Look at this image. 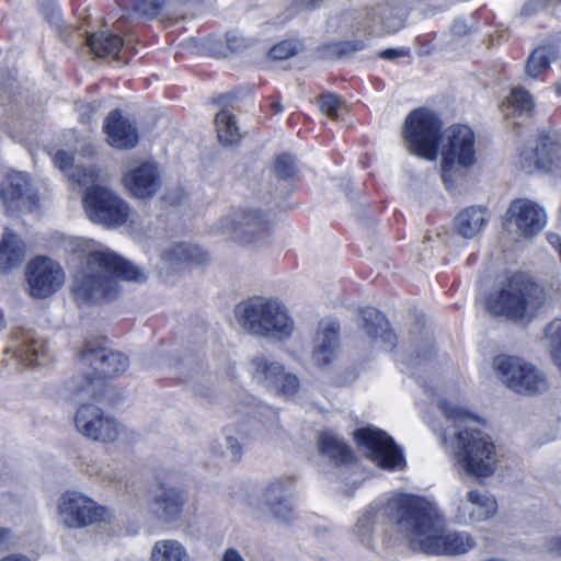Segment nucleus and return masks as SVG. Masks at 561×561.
Segmentation results:
<instances>
[{"label": "nucleus", "instance_id": "obj_1", "mask_svg": "<svg viewBox=\"0 0 561 561\" xmlns=\"http://www.w3.org/2000/svg\"><path fill=\"white\" fill-rule=\"evenodd\" d=\"M392 505L414 513L413 519L400 523L411 549L426 554H461L473 548L474 541L469 534L445 531V519L436 506L425 499H403Z\"/></svg>", "mask_w": 561, "mask_h": 561}, {"label": "nucleus", "instance_id": "obj_2", "mask_svg": "<svg viewBox=\"0 0 561 561\" xmlns=\"http://www.w3.org/2000/svg\"><path fill=\"white\" fill-rule=\"evenodd\" d=\"M440 409L453 422V425L444 431L442 439L453 451L455 463L469 476L477 478L491 476L495 470L497 458L495 445L490 436L472 427L474 420L460 408L443 402Z\"/></svg>", "mask_w": 561, "mask_h": 561}, {"label": "nucleus", "instance_id": "obj_3", "mask_svg": "<svg viewBox=\"0 0 561 561\" xmlns=\"http://www.w3.org/2000/svg\"><path fill=\"white\" fill-rule=\"evenodd\" d=\"M145 273L107 248L91 251L73 279V294L83 302H103L121 293L119 279L145 282Z\"/></svg>", "mask_w": 561, "mask_h": 561}, {"label": "nucleus", "instance_id": "obj_4", "mask_svg": "<svg viewBox=\"0 0 561 561\" xmlns=\"http://www.w3.org/2000/svg\"><path fill=\"white\" fill-rule=\"evenodd\" d=\"M234 317L244 332L274 342L288 340L295 330L286 307L273 298L256 296L241 301Z\"/></svg>", "mask_w": 561, "mask_h": 561}, {"label": "nucleus", "instance_id": "obj_5", "mask_svg": "<svg viewBox=\"0 0 561 561\" xmlns=\"http://www.w3.org/2000/svg\"><path fill=\"white\" fill-rule=\"evenodd\" d=\"M545 301L546 294L541 286L530 282L524 275L515 274L503 284L500 290L488 297L485 307L493 316H503L510 320L528 323Z\"/></svg>", "mask_w": 561, "mask_h": 561}, {"label": "nucleus", "instance_id": "obj_6", "mask_svg": "<svg viewBox=\"0 0 561 561\" xmlns=\"http://www.w3.org/2000/svg\"><path fill=\"white\" fill-rule=\"evenodd\" d=\"M84 365L91 366L99 375L92 378L87 375L72 377L67 382L69 398L75 400L98 399L103 390L102 378H114L125 373L129 359L118 351L100 345L98 342H87L80 353Z\"/></svg>", "mask_w": 561, "mask_h": 561}, {"label": "nucleus", "instance_id": "obj_7", "mask_svg": "<svg viewBox=\"0 0 561 561\" xmlns=\"http://www.w3.org/2000/svg\"><path fill=\"white\" fill-rule=\"evenodd\" d=\"M442 136V122L432 111L417 108L407 116L403 137L412 153L435 160Z\"/></svg>", "mask_w": 561, "mask_h": 561}, {"label": "nucleus", "instance_id": "obj_8", "mask_svg": "<svg viewBox=\"0 0 561 561\" xmlns=\"http://www.w3.org/2000/svg\"><path fill=\"white\" fill-rule=\"evenodd\" d=\"M440 172L446 185L454 182L456 164L469 168L476 162L474 134L466 125H453L443 133Z\"/></svg>", "mask_w": 561, "mask_h": 561}, {"label": "nucleus", "instance_id": "obj_9", "mask_svg": "<svg viewBox=\"0 0 561 561\" xmlns=\"http://www.w3.org/2000/svg\"><path fill=\"white\" fill-rule=\"evenodd\" d=\"M493 368L501 381L516 393L535 394L549 388L545 374L518 357L499 355L493 359Z\"/></svg>", "mask_w": 561, "mask_h": 561}, {"label": "nucleus", "instance_id": "obj_10", "mask_svg": "<svg viewBox=\"0 0 561 561\" xmlns=\"http://www.w3.org/2000/svg\"><path fill=\"white\" fill-rule=\"evenodd\" d=\"M88 217L106 227H117L126 222L129 216L128 205L112 191L102 186H91L83 197Z\"/></svg>", "mask_w": 561, "mask_h": 561}, {"label": "nucleus", "instance_id": "obj_11", "mask_svg": "<svg viewBox=\"0 0 561 561\" xmlns=\"http://www.w3.org/2000/svg\"><path fill=\"white\" fill-rule=\"evenodd\" d=\"M403 499H416V496L410 494H398L389 499L383 504L376 503L370 505L354 527V533L358 536L359 540L364 543H368L374 525L386 523H394L397 533L408 540V535L401 529L400 523L403 519H413L414 513L403 507L394 508V505H392L393 502H399Z\"/></svg>", "mask_w": 561, "mask_h": 561}, {"label": "nucleus", "instance_id": "obj_12", "mask_svg": "<svg viewBox=\"0 0 561 561\" xmlns=\"http://www.w3.org/2000/svg\"><path fill=\"white\" fill-rule=\"evenodd\" d=\"M359 446L377 466L389 469H402L404 459L393 439L383 431L374 427L357 430L354 434Z\"/></svg>", "mask_w": 561, "mask_h": 561}, {"label": "nucleus", "instance_id": "obj_13", "mask_svg": "<svg viewBox=\"0 0 561 561\" xmlns=\"http://www.w3.org/2000/svg\"><path fill=\"white\" fill-rule=\"evenodd\" d=\"M61 522L70 528H81L104 520L107 512L93 500L78 492H67L58 501Z\"/></svg>", "mask_w": 561, "mask_h": 561}, {"label": "nucleus", "instance_id": "obj_14", "mask_svg": "<svg viewBox=\"0 0 561 561\" xmlns=\"http://www.w3.org/2000/svg\"><path fill=\"white\" fill-rule=\"evenodd\" d=\"M77 431L85 438L103 444L114 443L121 433L119 424L94 404L80 405L75 414Z\"/></svg>", "mask_w": 561, "mask_h": 561}, {"label": "nucleus", "instance_id": "obj_15", "mask_svg": "<svg viewBox=\"0 0 561 561\" xmlns=\"http://www.w3.org/2000/svg\"><path fill=\"white\" fill-rule=\"evenodd\" d=\"M26 279L32 297L46 298L61 288L65 272L54 260L37 256L27 263Z\"/></svg>", "mask_w": 561, "mask_h": 561}, {"label": "nucleus", "instance_id": "obj_16", "mask_svg": "<svg viewBox=\"0 0 561 561\" xmlns=\"http://www.w3.org/2000/svg\"><path fill=\"white\" fill-rule=\"evenodd\" d=\"M250 366L252 378L267 389L274 390L284 397H291L299 389L298 378L290 373H286L277 362L257 355L251 359Z\"/></svg>", "mask_w": 561, "mask_h": 561}, {"label": "nucleus", "instance_id": "obj_17", "mask_svg": "<svg viewBox=\"0 0 561 561\" xmlns=\"http://www.w3.org/2000/svg\"><path fill=\"white\" fill-rule=\"evenodd\" d=\"M561 144L557 134H541L534 150L520 154V165L527 172L552 171L561 176Z\"/></svg>", "mask_w": 561, "mask_h": 561}, {"label": "nucleus", "instance_id": "obj_18", "mask_svg": "<svg viewBox=\"0 0 561 561\" xmlns=\"http://www.w3.org/2000/svg\"><path fill=\"white\" fill-rule=\"evenodd\" d=\"M268 221L255 210H238L226 220V230L236 241L252 244L267 234Z\"/></svg>", "mask_w": 561, "mask_h": 561}, {"label": "nucleus", "instance_id": "obj_19", "mask_svg": "<svg viewBox=\"0 0 561 561\" xmlns=\"http://www.w3.org/2000/svg\"><path fill=\"white\" fill-rule=\"evenodd\" d=\"M28 182L21 172L9 173L0 188V199L8 213L32 211L36 197L27 192Z\"/></svg>", "mask_w": 561, "mask_h": 561}, {"label": "nucleus", "instance_id": "obj_20", "mask_svg": "<svg viewBox=\"0 0 561 561\" xmlns=\"http://www.w3.org/2000/svg\"><path fill=\"white\" fill-rule=\"evenodd\" d=\"M507 217L526 238L537 234L546 224L545 210L528 199L513 202L507 210Z\"/></svg>", "mask_w": 561, "mask_h": 561}, {"label": "nucleus", "instance_id": "obj_21", "mask_svg": "<svg viewBox=\"0 0 561 561\" xmlns=\"http://www.w3.org/2000/svg\"><path fill=\"white\" fill-rule=\"evenodd\" d=\"M497 504L494 497L476 490L467 492L466 497L459 501L456 519L461 524H476L485 522L496 513Z\"/></svg>", "mask_w": 561, "mask_h": 561}, {"label": "nucleus", "instance_id": "obj_22", "mask_svg": "<svg viewBox=\"0 0 561 561\" xmlns=\"http://www.w3.org/2000/svg\"><path fill=\"white\" fill-rule=\"evenodd\" d=\"M124 183L133 196L147 199L160 188L161 174L157 164L144 162L125 174Z\"/></svg>", "mask_w": 561, "mask_h": 561}, {"label": "nucleus", "instance_id": "obj_23", "mask_svg": "<svg viewBox=\"0 0 561 561\" xmlns=\"http://www.w3.org/2000/svg\"><path fill=\"white\" fill-rule=\"evenodd\" d=\"M184 503L185 497L181 490L161 484L151 495L149 510L157 518L170 523L180 517Z\"/></svg>", "mask_w": 561, "mask_h": 561}, {"label": "nucleus", "instance_id": "obj_24", "mask_svg": "<svg viewBox=\"0 0 561 561\" xmlns=\"http://www.w3.org/2000/svg\"><path fill=\"white\" fill-rule=\"evenodd\" d=\"M293 484L289 477L273 480L264 490L263 501L271 515L279 523H289L294 518V508L286 497Z\"/></svg>", "mask_w": 561, "mask_h": 561}, {"label": "nucleus", "instance_id": "obj_25", "mask_svg": "<svg viewBox=\"0 0 561 561\" xmlns=\"http://www.w3.org/2000/svg\"><path fill=\"white\" fill-rule=\"evenodd\" d=\"M340 327L334 321H321L313 340L312 359L319 367H325L336 357L340 345Z\"/></svg>", "mask_w": 561, "mask_h": 561}, {"label": "nucleus", "instance_id": "obj_26", "mask_svg": "<svg viewBox=\"0 0 561 561\" xmlns=\"http://www.w3.org/2000/svg\"><path fill=\"white\" fill-rule=\"evenodd\" d=\"M363 330L369 341L380 350L388 351L396 345V334L386 317L373 307L360 310Z\"/></svg>", "mask_w": 561, "mask_h": 561}, {"label": "nucleus", "instance_id": "obj_27", "mask_svg": "<svg viewBox=\"0 0 561 561\" xmlns=\"http://www.w3.org/2000/svg\"><path fill=\"white\" fill-rule=\"evenodd\" d=\"M363 26L375 35L392 34L403 26V19L388 4H378L366 10Z\"/></svg>", "mask_w": 561, "mask_h": 561}, {"label": "nucleus", "instance_id": "obj_28", "mask_svg": "<svg viewBox=\"0 0 561 561\" xmlns=\"http://www.w3.org/2000/svg\"><path fill=\"white\" fill-rule=\"evenodd\" d=\"M104 131L107 135L110 145L117 149H130L138 142L136 127L123 118L118 110L107 115Z\"/></svg>", "mask_w": 561, "mask_h": 561}, {"label": "nucleus", "instance_id": "obj_29", "mask_svg": "<svg viewBox=\"0 0 561 561\" xmlns=\"http://www.w3.org/2000/svg\"><path fill=\"white\" fill-rule=\"evenodd\" d=\"M25 255V245L18 234L5 228L0 242V272H8L21 264Z\"/></svg>", "mask_w": 561, "mask_h": 561}, {"label": "nucleus", "instance_id": "obj_30", "mask_svg": "<svg viewBox=\"0 0 561 561\" xmlns=\"http://www.w3.org/2000/svg\"><path fill=\"white\" fill-rule=\"evenodd\" d=\"M18 345L15 346L16 357L26 365L41 364L45 355V343L38 340L31 331L21 330L16 335Z\"/></svg>", "mask_w": 561, "mask_h": 561}, {"label": "nucleus", "instance_id": "obj_31", "mask_svg": "<svg viewBox=\"0 0 561 561\" xmlns=\"http://www.w3.org/2000/svg\"><path fill=\"white\" fill-rule=\"evenodd\" d=\"M161 257L170 265L181 263L204 264L208 261V253L195 244L175 243L165 249Z\"/></svg>", "mask_w": 561, "mask_h": 561}, {"label": "nucleus", "instance_id": "obj_32", "mask_svg": "<svg viewBox=\"0 0 561 561\" xmlns=\"http://www.w3.org/2000/svg\"><path fill=\"white\" fill-rule=\"evenodd\" d=\"M485 224L486 214L482 207H468L455 218L456 231L466 239H472L479 234Z\"/></svg>", "mask_w": 561, "mask_h": 561}, {"label": "nucleus", "instance_id": "obj_33", "mask_svg": "<svg viewBox=\"0 0 561 561\" xmlns=\"http://www.w3.org/2000/svg\"><path fill=\"white\" fill-rule=\"evenodd\" d=\"M54 163L78 184H90L98 176L94 168L73 164L72 156L65 150L55 153Z\"/></svg>", "mask_w": 561, "mask_h": 561}, {"label": "nucleus", "instance_id": "obj_34", "mask_svg": "<svg viewBox=\"0 0 561 561\" xmlns=\"http://www.w3.org/2000/svg\"><path fill=\"white\" fill-rule=\"evenodd\" d=\"M318 445L320 453L335 463H344L352 459L348 446L332 432H322Z\"/></svg>", "mask_w": 561, "mask_h": 561}, {"label": "nucleus", "instance_id": "obj_35", "mask_svg": "<svg viewBox=\"0 0 561 561\" xmlns=\"http://www.w3.org/2000/svg\"><path fill=\"white\" fill-rule=\"evenodd\" d=\"M558 58V51L552 45L539 46L533 50L527 59L525 71L531 79L539 78L545 73L552 61Z\"/></svg>", "mask_w": 561, "mask_h": 561}, {"label": "nucleus", "instance_id": "obj_36", "mask_svg": "<svg viewBox=\"0 0 561 561\" xmlns=\"http://www.w3.org/2000/svg\"><path fill=\"white\" fill-rule=\"evenodd\" d=\"M151 561H190L185 547L178 540L164 539L154 542L150 553Z\"/></svg>", "mask_w": 561, "mask_h": 561}, {"label": "nucleus", "instance_id": "obj_37", "mask_svg": "<svg viewBox=\"0 0 561 561\" xmlns=\"http://www.w3.org/2000/svg\"><path fill=\"white\" fill-rule=\"evenodd\" d=\"M87 44L98 57L116 55L123 46V39L107 32L93 33L88 36Z\"/></svg>", "mask_w": 561, "mask_h": 561}, {"label": "nucleus", "instance_id": "obj_38", "mask_svg": "<svg viewBox=\"0 0 561 561\" xmlns=\"http://www.w3.org/2000/svg\"><path fill=\"white\" fill-rule=\"evenodd\" d=\"M218 139L224 145H233L241 138L234 116L227 110H221L215 117Z\"/></svg>", "mask_w": 561, "mask_h": 561}, {"label": "nucleus", "instance_id": "obj_39", "mask_svg": "<svg viewBox=\"0 0 561 561\" xmlns=\"http://www.w3.org/2000/svg\"><path fill=\"white\" fill-rule=\"evenodd\" d=\"M511 107L520 114H528L534 108V100L530 93L522 87L512 89V92L507 99Z\"/></svg>", "mask_w": 561, "mask_h": 561}, {"label": "nucleus", "instance_id": "obj_40", "mask_svg": "<svg viewBox=\"0 0 561 561\" xmlns=\"http://www.w3.org/2000/svg\"><path fill=\"white\" fill-rule=\"evenodd\" d=\"M163 3L164 0H118L119 5H131L134 11L147 16L158 14Z\"/></svg>", "mask_w": 561, "mask_h": 561}, {"label": "nucleus", "instance_id": "obj_41", "mask_svg": "<svg viewBox=\"0 0 561 561\" xmlns=\"http://www.w3.org/2000/svg\"><path fill=\"white\" fill-rule=\"evenodd\" d=\"M297 172L295 158L288 153L276 157L274 162V173L283 180L293 179Z\"/></svg>", "mask_w": 561, "mask_h": 561}, {"label": "nucleus", "instance_id": "obj_42", "mask_svg": "<svg viewBox=\"0 0 561 561\" xmlns=\"http://www.w3.org/2000/svg\"><path fill=\"white\" fill-rule=\"evenodd\" d=\"M298 51V45L293 41H284L273 46L268 56L274 60H283L294 56Z\"/></svg>", "mask_w": 561, "mask_h": 561}, {"label": "nucleus", "instance_id": "obj_43", "mask_svg": "<svg viewBox=\"0 0 561 561\" xmlns=\"http://www.w3.org/2000/svg\"><path fill=\"white\" fill-rule=\"evenodd\" d=\"M341 100L336 94L328 93L320 98V110L331 118L337 117Z\"/></svg>", "mask_w": 561, "mask_h": 561}, {"label": "nucleus", "instance_id": "obj_44", "mask_svg": "<svg viewBox=\"0 0 561 561\" xmlns=\"http://www.w3.org/2000/svg\"><path fill=\"white\" fill-rule=\"evenodd\" d=\"M330 48L333 55L337 57H345L352 53L363 49L364 43L362 41H347L333 44Z\"/></svg>", "mask_w": 561, "mask_h": 561}, {"label": "nucleus", "instance_id": "obj_45", "mask_svg": "<svg viewBox=\"0 0 561 561\" xmlns=\"http://www.w3.org/2000/svg\"><path fill=\"white\" fill-rule=\"evenodd\" d=\"M96 106L94 104H81L79 106L80 112V121L83 124H91L93 122V116L95 113Z\"/></svg>", "mask_w": 561, "mask_h": 561}, {"label": "nucleus", "instance_id": "obj_46", "mask_svg": "<svg viewBox=\"0 0 561 561\" xmlns=\"http://www.w3.org/2000/svg\"><path fill=\"white\" fill-rule=\"evenodd\" d=\"M227 447L231 453V457L233 460H239L241 456V445L238 439L232 436L226 437Z\"/></svg>", "mask_w": 561, "mask_h": 561}, {"label": "nucleus", "instance_id": "obj_47", "mask_svg": "<svg viewBox=\"0 0 561 561\" xmlns=\"http://www.w3.org/2000/svg\"><path fill=\"white\" fill-rule=\"evenodd\" d=\"M408 53L409 51L405 49L389 48V49L380 51L379 57H381L383 59L392 60V59H396L399 57H404L408 55Z\"/></svg>", "mask_w": 561, "mask_h": 561}, {"label": "nucleus", "instance_id": "obj_48", "mask_svg": "<svg viewBox=\"0 0 561 561\" xmlns=\"http://www.w3.org/2000/svg\"><path fill=\"white\" fill-rule=\"evenodd\" d=\"M421 342H422V345L424 347V358L426 357L427 354H430L432 352V348H433V342H432V336L428 332H424L422 334V339H421Z\"/></svg>", "mask_w": 561, "mask_h": 561}, {"label": "nucleus", "instance_id": "obj_49", "mask_svg": "<svg viewBox=\"0 0 561 561\" xmlns=\"http://www.w3.org/2000/svg\"><path fill=\"white\" fill-rule=\"evenodd\" d=\"M227 45L231 50H238L241 48V39H239L237 36L228 35L227 36Z\"/></svg>", "mask_w": 561, "mask_h": 561}, {"label": "nucleus", "instance_id": "obj_50", "mask_svg": "<svg viewBox=\"0 0 561 561\" xmlns=\"http://www.w3.org/2000/svg\"><path fill=\"white\" fill-rule=\"evenodd\" d=\"M548 548L550 551L561 554V537L552 538L548 543Z\"/></svg>", "mask_w": 561, "mask_h": 561}, {"label": "nucleus", "instance_id": "obj_51", "mask_svg": "<svg viewBox=\"0 0 561 561\" xmlns=\"http://www.w3.org/2000/svg\"><path fill=\"white\" fill-rule=\"evenodd\" d=\"M222 561H243L241 556L236 550H227Z\"/></svg>", "mask_w": 561, "mask_h": 561}, {"label": "nucleus", "instance_id": "obj_52", "mask_svg": "<svg viewBox=\"0 0 561 561\" xmlns=\"http://www.w3.org/2000/svg\"><path fill=\"white\" fill-rule=\"evenodd\" d=\"M548 240L553 247L558 248L559 250L561 249V238L559 234L548 233Z\"/></svg>", "mask_w": 561, "mask_h": 561}, {"label": "nucleus", "instance_id": "obj_53", "mask_svg": "<svg viewBox=\"0 0 561 561\" xmlns=\"http://www.w3.org/2000/svg\"><path fill=\"white\" fill-rule=\"evenodd\" d=\"M0 561H31L26 556L23 554H9Z\"/></svg>", "mask_w": 561, "mask_h": 561}, {"label": "nucleus", "instance_id": "obj_54", "mask_svg": "<svg viewBox=\"0 0 561 561\" xmlns=\"http://www.w3.org/2000/svg\"><path fill=\"white\" fill-rule=\"evenodd\" d=\"M10 531L5 528H0V548L5 547L9 540Z\"/></svg>", "mask_w": 561, "mask_h": 561}, {"label": "nucleus", "instance_id": "obj_55", "mask_svg": "<svg viewBox=\"0 0 561 561\" xmlns=\"http://www.w3.org/2000/svg\"><path fill=\"white\" fill-rule=\"evenodd\" d=\"M100 476L102 477L103 480H106L108 482H113V481L117 480V474L111 473V472H108L107 470H104V469H102L100 471Z\"/></svg>", "mask_w": 561, "mask_h": 561}, {"label": "nucleus", "instance_id": "obj_56", "mask_svg": "<svg viewBox=\"0 0 561 561\" xmlns=\"http://www.w3.org/2000/svg\"><path fill=\"white\" fill-rule=\"evenodd\" d=\"M211 450H213V453H214L215 455H218V456H222V455H224V450H222V448H221V446H220V445H215V444H214V445L211 446Z\"/></svg>", "mask_w": 561, "mask_h": 561}, {"label": "nucleus", "instance_id": "obj_57", "mask_svg": "<svg viewBox=\"0 0 561 561\" xmlns=\"http://www.w3.org/2000/svg\"><path fill=\"white\" fill-rule=\"evenodd\" d=\"M305 1H306V4L310 8H316L322 2V0H305Z\"/></svg>", "mask_w": 561, "mask_h": 561}, {"label": "nucleus", "instance_id": "obj_58", "mask_svg": "<svg viewBox=\"0 0 561 561\" xmlns=\"http://www.w3.org/2000/svg\"><path fill=\"white\" fill-rule=\"evenodd\" d=\"M272 107L274 108V111H275L276 113L282 112V110H283V106H282L279 103H273V104H272Z\"/></svg>", "mask_w": 561, "mask_h": 561}, {"label": "nucleus", "instance_id": "obj_59", "mask_svg": "<svg viewBox=\"0 0 561 561\" xmlns=\"http://www.w3.org/2000/svg\"><path fill=\"white\" fill-rule=\"evenodd\" d=\"M229 99L228 95H220L218 99H217V102L218 103H226V101Z\"/></svg>", "mask_w": 561, "mask_h": 561}, {"label": "nucleus", "instance_id": "obj_60", "mask_svg": "<svg viewBox=\"0 0 561 561\" xmlns=\"http://www.w3.org/2000/svg\"><path fill=\"white\" fill-rule=\"evenodd\" d=\"M5 325V322H4V318L3 316L0 313V330L3 329Z\"/></svg>", "mask_w": 561, "mask_h": 561}, {"label": "nucleus", "instance_id": "obj_61", "mask_svg": "<svg viewBox=\"0 0 561 561\" xmlns=\"http://www.w3.org/2000/svg\"><path fill=\"white\" fill-rule=\"evenodd\" d=\"M557 92H558V94H559V95H561V84H559V85L557 87Z\"/></svg>", "mask_w": 561, "mask_h": 561}]
</instances>
